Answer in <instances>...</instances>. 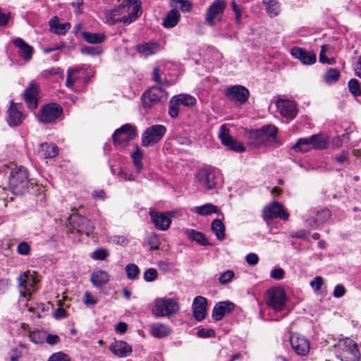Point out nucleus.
<instances>
[{"instance_id":"1","label":"nucleus","mask_w":361,"mask_h":361,"mask_svg":"<svg viewBox=\"0 0 361 361\" xmlns=\"http://www.w3.org/2000/svg\"><path fill=\"white\" fill-rule=\"evenodd\" d=\"M8 182L12 192L18 195L28 193L36 185L35 180L30 178L27 169L23 166L11 169Z\"/></svg>"},{"instance_id":"2","label":"nucleus","mask_w":361,"mask_h":361,"mask_svg":"<svg viewBox=\"0 0 361 361\" xmlns=\"http://www.w3.org/2000/svg\"><path fill=\"white\" fill-rule=\"evenodd\" d=\"M276 134V128L271 125L252 130L248 133L249 143L257 147L268 146L275 142Z\"/></svg>"},{"instance_id":"3","label":"nucleus","mask_w":361,"mask_h":361,"mask_svg":"<svg viewBox=\"0 0 361 361\" xmlns=\"http://www.w3.org/2000/svg\"><path fill=\"white\" fill-rule=\"evenodd\" d=\"M338 357L341 361H359L360 353L357 343L349 338L338 343Z\"/></svg>"},{"instance_id":"4","label":"nucleus","mask_w":361,"mask_h":361,"mask_svg":"<svg viewBox=\"0 0 361 361\" xmlns=\"http://www.w3.org/2000/svg\"><path fill=\"white\" fill-rule=\"evenodd\" d=\"M178 311L179 305L175 298H160L154 300L152 312L158 317H169Z\"/></svg>"},{"instance_id":"5","label":"nucleus","mask_w":361,"mask_h":361,"mask_svg":"<svg viewBox=\"0 0 361 361\" xmlns=\"http://www.w3.org/2000/svg\"><path fill=\"white\" fill-rule=\"evenodd\" d=\"M122 9H126L128 15L123 16L121 20L112 18V23L121 21L126 24L134 22L141 14V3L140 0H125L121 4Z\"/></svg>"},{"instance_id":"6","label":"nucleus","mask_w":361,"mask_h":361,"mask_svg":"<svg viewBox=\"0 0 361 361\" xmlns=\"http://www.w3.org/2000/svg\"><path fill=\"white\" fill-rule=\"evenodd\" d=\"M267 304L276 311L283 310L286 297L283 289L281 287H273L267 290Z\"/></svg>"},{"instance_id":"7","label":"nucleus","mask_w":361,"mask_h":361,"mask_svg":"<svg viewBox=\"0 0 361 361\" xmlns=\"http://www.w3.org/2000/svg\"><path fill=\"white\" fill-rule=\"evenodd\" d=\"M218 171L212 166L199 170L196 174L197 182L206 190H212L216 186V178Z\"/></svg>"},{"instance_id":"8","label":"nucleus","mask_w":361,"mask_h":361,"mask_svg":"<svg viewBox=\"0 0 361 361\" xmlns=\"http://www.w3.org/2000/svg\"><path fill=\"white\" fill-rule=\"evenodd\" d=\"M18 281L21 296L28 300L30 298L31 292L35 290V286L37 283L35 276L30 271H26L18 276Z\"/></svg>"},{"instance_id":"9","label":"nucleus","mask_w":361,"mask_h":361,"mask_svg":"<svg viewBox=\"0 0 361 361\" xmlns=\"http://www.w3.org/2000/svg\"><path fill=\"white\" fill-rule=\"evenodd\" d=\"M166 131V128L162 125H154L147 128L142 135V145L148 147L158 142L164 137Z\"/></svg>"},{"instance_id":"10","label":"nucleus","mask_w":361,"mask_h":361,"mask_svg":"<svg viewBox=\"0 0 361 361\" xmlns=\"http://www.w3.org/2000/svg\"><path fill=\"white\" fill-rule=\"evenodd\" d=\"M135 127L128 123L115 130L113 140L116 145L125 146L129 141L135 139Z\"/></svg>"},{"instance_id":"11","label":"nucleus","mask_w":361,"mask_h":361,"mask_svg":"<svg viewBox=\"0 0 361 361\" xmlns=\"http://www.w3.org/2000/svg\"><path fill=\"white\" fill-rule=\"evenodd\" d=\"M264 219L269 222V221L279 218L283 220H288V213L284 209L283 206L276 202H273L263 209Z\"/></svg>"},{"instance_id":"12","label":"nucleus","mask_w":361,"mask_h":361,"mask_svg":"<svg viewBox=\"0 0 361 361\" xmlns=\"http://www.w3.org/2000/svg\"><path fill=\"white\" fill-rule=\"evenodd\" d=\"M60 105L51 103L43 106L39 113V119L44 123L54 122L62 113Z\"/></svg>"},{"instance_id":"13","label":"nucleus","mask_w":361,"mask_h":361,"mask_svg":"<svg viewBox=\"0 0 361 361\" xmlns=\"http://www.w3.org/2000/svg\"><path fill=\"white\" fill-rule=\"evenodd\" d=\"M68 221L71 227L79 233H85L88 236L94 231L93 224L84 216L72 214L68 218Z\"/></svg>"},{"instance_id":"14","label":"nucleus","mask_w":361,"mask_h":361,"mask_svg":"<svg viewBox=\"0 0 361 361\" xmlns=\"http://www.w3.org/2000/svg\"><path fill=\"white\" fill-rule=\"evenodd\" d=\"M167 98V92L161 87H152L142 95V104L145 108H150L159 103L163 98Z\"/></svg>"},{"instance_id":"15","label":"nucleus","mask_w":361,"mask_h":361,"mask_svg":"<svg viewBox=\"0 0 361 361\" xmlns=\"http://www.w3.org/2000/svg\"><path fill=\"white\" fill-rule=\"evenodd\" d=\"M219 137L221 143L228 147L230 149L237 152H243L245 150L243 145L234 139L229 133L228 129L225 126H221L219 132Z\"/></svg>"},{"instance_id":"16","label":"nucleus","mask_w":361,"mask_h":361,"mask_svg":"<svg viewBox=\"0 0 361 361\" xmlns=\"http://www.w3.org/2000/svg\"><path fill=\"white\" fill-rule=\"evenodd\" d=\"M23 106L18 103L11 102L7 110L6 121L9 126L16 127L20 125L24 118L25 115L23 112Z\"/></svg>"},{"instance_id":"17","label":"nucleus","mask_w":361,"mask_h":361,"mask_svg":"<svg viewBox=\"0 0 361 361\" xmlns=\"http://www.w3.org/2000/svg\"><path fill=\"white\" fill-rule=\"evenodd\" d=\"M289 340L292 349L297 355L305 356L309 353L310 343L305 336L294 333L290 335Z\"/></svg>"},{"instance_id":"18","label":"nucleus","mask_w":361,"mask_h":361,"mask_svg":"<svg viewBox=\"0 0 361 361\" xmlns=\"http://www.w3.org/2000/svg\"><path fill=\"white\" fill-rule=\"evenodd\" d=\"M226 96L230 101L236 102L239 104H244L248 99L249 91L241 85L228 87L225 92Z\"/></svg>"},{"instance_id":"19","label":"nucleus","mask_w":361,"mask_h":361,"mask_svg":"<svg viewBox=\"0 0 361 361\" xmlns=\"http://www.w3.org/2000/svg\"><path fill=\"white\" fill-rule=\"evenodd\" d=\"M226 8V3L224 1L217 0L209 6L207 11L205 20L211 25H215V19H220L221 14Z\"/></svg>"},{"instance_id":"20","label":"nucleus","mask_w":361,"mask_h":361,"mask_svg":"<svg viewBox=\"0 0 361 361\" xmlns=\"http://www.w3.org/2000/svg\"><path fill=\"white\" fill-rule=\"evenodd\" d=\"M152 223L160 231H166L171 224L170 214L169 212H159L154 210L149 212Z\"/></svg>"},{"instance_id":"21","label":"nucleus","mask_w":361,"mask_h":361,"mask_svg":"<svg viewBox=\"0 0 361 361\" xmlns=\"http://www.w3.org/2000/svg\"><path fill=\"white\" fill-rule=\"evenodd\" d=\"M38 93L39 87L34 82H31L24 92L25 102L31 110L35 109L37 106Z\"/></svg>"},{"instance_id":"22","label":"nucleus","mask_w":361,"mask_h":361,"mask_svg":"<svg viewBox=\"0 0 361 361\" xmlns=\"http://www.w3.org/2000/svg\"><path fill=\"white\" fill-rule=\"evenodd\" d=\"M235 305L229 301L219 302L215 305L212 310V318L215 321L221 320L224 316L230 314L234 310Z\"/></svg>"},{"instance_id":"23","label":"nucleus","mask_w":361,"mask_h":361,"mask_svg":"<svg viewBox=\"0 0 361 361\" xmlns=\"http://www.w3.org/2000/svg\"><path fill=\"white\" fill-rule=\"evenodd\" d=\"M276 106L281 115L286 118L293 119L297 114L296 105L293 102L284 99H279Z\"/></svg>"},{"instance_id":"24","label":"nucleus","mask_w":361,"mask_h":361,"mask_svg":"<svg viewBox=\"0 0 361 361\" xmlns=\"http://www.w3.org/2000/svg\"><path fill=\"white\" fill-rule=\"evenodd\" d=\"M207 299L202 296H197L192 302V314L196 320L202 321L207 314Z\"/></svg>"},{"instance_id":"25","label":"nucleus","mask_w":361,"mask_h":361,"mask_svg":"<svg viewBox=\"0 0 361 361\" xmlns=\"http://www.w3.org/2000/svg\"><path fill=\"white\" fill-rule=\"evenodd\" d=\"M291 55L299 59L305 65H312L316 61V54L312 51H307L300 47H294L290 51Z\"/></svg>"},{"instance_id":"26","label":"nucleus","mask_w":361,"mask_h":361,"mask_svg":"<svg viewBox=\"0 0 361 361\" xmlns=\"http://www.w3.org/2000/svg\"><path fill=\"white\" fill-rule=\"evenodd\" d=\"M36 153L40 158L50 159L59 154V148L54 143H41L37 148Z\"/></svg>"},{"instance_id":"27","label":"nucleus","mask_w":361,"mask_h":361,"mask_svg":"<svg viewBox=\"0 0 361 361\" xmlns=\"http://www.w3.org/2000/svg\"><path fill=\"white\" fill-rule=\"evenodd\" d=\"M109 349L112 353L119 357H128L132 352L131 346L123 341H115L111 344Z\"/></svg>"},{"instance_id":"28","label":"nucleus","mask_w":361,"mask_h":361,"mask_svg":"<svg viewBox=\"0 0 361 361\" xmlns=\"http://www.w3.org/2000/svg\"><path fill=\"white\" fill-rule=\"evenodd\" d=\"M13 44L18 48V54L25 61H28L32 59L33 48L27 44L23 39L17 38L13 41Z\"/></svg>"},{"instance_id":"29","label":"nucleus","mask_w":361,"mask_h":361,"mask_svg":"<svg viewBox=\"0 0 361 361\" xmlns=\"http://www.w3.org/2000/svg\"><path fill=\"white\" fill-rule=\"evenodd\" d=\"M190 211L194 214H197L202 216H209L212 214H219V208L216 205H214L211 203H207L201 206L194 207L190 209Z\"/></svg>"},{"instance_id":"30","label":"nucleus","mask_w":361,"mask_h":361,"mask_svg":"<svg viewBox=\"0 0 361 361\" xmlns=\"http://www.w3.org/2000/svg\"><path fill=\"white\" fill-rule=\"evenodd\" d=\"M151 334L155 338H164L169 336L171 330L170 327L161 323L153 324L150 327Z\"/></svg>"},{"instance_id":"31","label":"nucleus","mask_w":361,"mask_h":361,"mask_svg":"<svg viewBox=\"0 0 361 361\" xmlns=\"http://www.w3.org/2000/svg\"><path fill=\"white\" fill-rule=\"evenodd\" d=\"M110 279L108 273L104 270L94 271L91 275V281L96 287H101L106 284Z\"/></svg>"},{"instance_id":"32","label":"nucleus","mask_w":361,"mask_h":361,"mask_svg":"<svg viewBox=\"0 0 361 361\" xmlns=\"http://www.w3.org/2000/svg\"><path fill=\"white\" fill-rule=\"evenodd\" d=\"M136 50L144 56H148L159 51V44L156 42L144 43L137 45Z\"/></svg>"},{"instance_id":"33","label":"nucleus","mask_w":361,"mask_h":361,"mask_svg":"<svg viewBox=\"0 0 361 361\" xmlns=\"http://www.w3.org/2000/svg\"><path fill=\"white\" fill-rule=\"evenodd\" d=\"M49 25L51 29L58 35H64L71 27V25L68 23H60L56 16L50 19Z\"/></svg>"},{"instance_id":"34","label":"nucleus","mask_w":361,"mask_h":361,"mask_svg":"<svg viewBox=\"0 0 361 361\" xmlns=\"http://www.w3.org/2000/svg\"><path fill=\"white\" fill-rule=\"evenodd\" d=\"M180 18V13L176 9H172L167 13L166 18L163 20V25L166 28L175 27Z\"/></svg>"},{"instance_id":"35","label":"nucleus","mask_w":361,"mask_h":361,"mask_svg":"<svg viewBox=\"0 0 361 361\" xmlns=\"http://www.w3.org/2000/svg\"><path fill=\"white\" fill-rule=\"evenodd\" d=\"M80 73L85 74V71L82 68H76L74 69H69L67 72V78L66 85L68 87H71L75 82L78 81L80 78Z\"/></svg>"},{"instance_id":"36","label":"nucleus","mask_w":361,"mask_h":361,"mask_svg":"<svg viewBox=\"0 0 361 361\" xmlns=\"http://www.w3.org/2000/svg\"><path fill=\"white\" fill-rule=\"evenodd\" d=\"M212 231L219 240L225 238V226L220 219H214L211 224Z\"/></svg>"},{"instance_id":"37","label":"nucleus","mask_w":361,"mask_h":361,"mask_svg":"<svg viewBox=\"0 0 361 361\" xmlns=\"http://www.w3.org/2000/svg\"><path fill=\"white\" fill-rule=\"evenodd\" d=\"M185 233L188 238L196 241L197 243L202 245H207L209 244L208 240L204 235L200 231H195L194 229H186Z\"/></svg>"},{"instance_id":"38","label":"nucleus","mask_w":361,"mask_h":361,"mask_svg":"<svg viewBox=\"0 0 361 361\" xmlns=\"http://www.w3.org/2000/svg\"><path fill=\"white\" fill-rule=\"evenodd\" d=\"M310 140L312 149H325L329 144L328 138L321 135H313L310 136Z\"/></svg>"},{"instance_id":"39","label":"nucleus","mask_w":361,"mask_h":361,"mask_svg":"<svg viewBox=\"0 0 361 361\" xmlns=\"http://www.w3.org/2000/svg\"><path fill=\"white\" fill-rule=\"evenodd\" d=\"M262 3L270 17H275L280 12V6L277 0H263Z\"/></svg>"},{"instance_id":"40","label":"nucleus","mask_w":361,"mask_h":361,"mask_svg":"<svg viewBox=\"0 0 361 361\" xmlns=\"http://www.w3.org/2000/svg\"><path fill=\"white\" fill-rule=\"evenodd\" d=\"M83 39L88 43L97 44L101 43L105 39V35L104 33H93L89 32H82Z\"/></svg>"},{"instance_id":"41","label":"nucleus","mask_w":361,"mask_h":361,"mask_svg":"<svg viewBox=\"0 0 361 361\" xmlns=\"http://www.w3.org/2000/svg\"><path fill=\"white\" fill-rule=\"evenodd\" d=\"M173 98L179 105L192 106L196 104V99L190 94H181L178 96H174Z\"/></svg>"},{"instance_id":"42","label":"nucleus","mask_w":361,"mask_h":361,"mask_svg":"<svg viewBox=\"0 0 361 361\" xmlns=\"http://www.w3.org/2000/svg\"><path fill=\"white\" fill-rule=\"evenodd\" d=\"M296 151L307 152L312 149V143L310 137L306 138H300L293 147Z\"/></svg>"},{"instance_id":"43","label":"nucleus","mask_w":361,"mask_h":361,"mask_svg":"<svg viewBox=\"0 0 361 361\" xmlns=\"http://www.w3.org/2000/svg\"><path fill=\"white\" fill-rule=\"evenodd\" d=\"M46 332L45 331H34L29 334L30 340L36 344H42L45 343L46 340Z\"/></svg>"},{"instance_id":"44","label":"nucleus","mask_w":361,"mask_h":361,"mask_svg":"<svg viewBox=\"0 0 361 361\" xmlns=\"http://www.w3.org/2000/svg\"><path fill=\"white\" fill-rule=\"evenodd\" d=\"M127 276L130 280H135L140 274L139 267L135 264H128L125 268Z\"/></svg>"},{"instance_id":"45","label":"nucleus","mask_w":361,"mask_h":361,"mask_svg":"<svg viewBox=\"0 0 361 361\" xmlns=\"http://www.w3.org/2000/svg\"><path fill=\"white\" fill-rule=\"evenodd\" d=\"M132 158L136 167L137 171L140 172L142 167V164L141 161L142 158V152L138 147H136L135 151L132 154Z\"/></svg>"},{"instance_id":"46","label":"nucleus","mask_w":361,"mask_h":361,"mask_svg":"<svg viewBox=\"0 0 361 361\" xmlns=\"http://www.w3.org/2000/svg\"><path fill=\"white\" fill-rule=\"evenodd\" d=\"M340 77V73L336 69L331 68L324 75V80L327 83L336 82Z\"/></svg>"},{"instance_id":"47","label":"nucleus","mask_w":361,"mask_h":361,"mask_svg":"<svg viewBox=\"0 0 361 361\" xmlns=\"http://www.w3.org/2000/svg\"><path fill=\"white\" fill-rule=\"evenodd\" d=\"M348 88L350 92L354 96H360L361 95V87L360 85V82L356 79H351L348 82Z\"/></svg>"},{"instance_id":"48","label":"nucleus","mask_w":361,"mask_h":361,"mask_svg":"<svg viewBox=\"0 0 361 361\" xmlns=\"http://www.w3.org/2000/svg\"><path fill=\"white\" fill-rule=\"evenodd\" d=\"M81 53L86 55H99L102 53V49L100 47H92V46H86L81 48Z\"/></svg>"},{"instance_id":"49","label":"nucleus","mask_w":361,"mask_h":361,"mask_svg":"<svg viewBox=\"0 0 361 361\" xmlns=\"http://www.w3.org/2000/svg\"><path fill=\"white\" fill-rule=\"evenodd\" d=\"M109 255L107 250L99 248L94 250L92 254V258L95 260H104Z\"/></svg>"},{"instance_id":"50","label":"nucleus","mask_w":361,"mask_h":361,"mask_svg":"<svg viewBox=\"0 0 361 361\" xmlns=\"http://www.w3.org/2000/svg\"><path fill=\"white\" fill-rule=\"evenodd\" d=\"M47 361H71V359L68 355L60 351L52 354Z\"/></svg>"},{"instance_id":"51","label":"nucleus","mask_w":361,"mask_h":361,"mask_svg":"<svg viewBox=\"0 0 361 361\" xmlns=\"http://www.w3.org/2000/svg\"><path fill=\"white\" fill-rule=\"evenodd\" d=\"M148 245L150 246V249L155 250L159 248L160 241L158 235L156 233L151 234L148 238Z\"/></svg>"},{"instance_id":"52","label":"nucleus","mask_w":361,"mask_h":361,"mask_svg":"<svg viewBox=\"0 0 361 361\" xmlns=\"http://www.w3.org/2000/svg\"><path fill=\"white\" fill-rule=\"evenodd\" d=\"M83 303L87 307L94 306L97 303V299L89 291H86L83 296Z\"/></svg>"},{"instance_id":"53","label":"nucleus","mask_w":361,"mask_h":361,"mask_svg":"<svg viewBox=\"0 0 361 361\" xmlns=\"http://www.w3.org/2000/svg\"><path fill=\"white\" fill-rule=\"evenodd\" d=\"M178 112H179V104L176 101V99L173 97L170 102L169 114L171 117L175 118V117L178 116Z\"/></svg>"},{"instance_id":"54","label":"nucleus","mask_w":361,"mask_h":361,"mask_svg":"<svg viewBox=\"0 0 361 361\" xmlns=\"http://www.w3.org/2000/svg\"><path fill=\"white\" fill-rule=\"evenodd\" d=\"M158 276L157 271L155 269L150 268L145 271L144 273V279L147 282L154 281Z\"/></svg>"},{"instance_id":"55","label":"nucleus","mask_w":361,"mask_h":361,"mask_svg":"<svg viewBox=\"0 0 361 361\" xmlns=\"http://www.w3.org/2000/svg\"><path fill=\"white\" fill-rule=\"evenodd\" d=\"M233 276L234 272L231 270H227L220 275L219 280L221 284H226L231 281Z\"/></svg>"},{"instance_id":"56","label":"nucleus","mask_w":361,"mask_h":361,"mask_svg":"<svg viewBox=\"0 0 361 361\" xmlns=\"http://www.w3.org/2000/svg\"><path fill=\"white\" fill-rule=\"evenodd\" d=\"M215 334V331L212 329H201L198 330L197 335L200 338H209L213 337Z\"/></svg>"},{"instance_id":"57","label":"nucleus","mask_w":361,"mask_h":361,"mask_svg":"<svg viewBox=\"0 0 361 361\" xmlns=\"http://www.w3.org/2000/svg\"><path fill=\"white\" fill-rule=\"evenodd\" d=\"M30 250L29 244L26 242H22L18 244L17 247V252L20 255H28Z\"/></svg>"},{"instance_id":"58","label":"nucleus","mask_w":361,"mask_h":361,"mask_svg":"<svg viewBox=\"0 0 361 361\" xmlns=\"http://www.w3.org/2000/svg\"><path fill=\"white\" fill-rule=\"evenodd\" d=\"M45 338H46L45 343H47L48 344H49L51 345H56L58 343H59V341H60V338L59 336H57L56 334H49L47 331L46 332Z\"/></svg>"},{"instance_id":"59","label":"nucleus","mask_w":361,"mask_h":361,"mask_svg":"<svg viewBox=\"0 0 361 361\" xmlns=\"http://www.w3.org/2000/svg\"><path fill=\"white\" fill-rule=\"evenodd\" d=\"M323 282V278L317 276L310 282V286L314 290L317 291L321 289Z\"/></svg>"},{"instance_id":"60","label":"nucleus","mask_w":361,"mask_h":361,"mask_svg":"<svg viewBox=\"0 0 361 361\" xmlns=\"http://www.w3.org/2000/svg\"><path fill=\"white\" fill-rule=\"evenodd\" d=\"M327 49H328L327 45H324L322 47L321 51L319 54V61L322 63L331 64V61L330 59H329L326 56Z\"/></svg>"},{"instance_id":"61","label":"nucleus","mask_w":361,"mask_h":361,"mask_svg":"<svg viewBox=\"0 0 361 361\" xmlns=\"http://www.w3.org/2000/svg\"><path fill=\"white\" fill-rule=\"evenodd\" d=\"M345 288L343 285L338 284L334 288L333 295L337 298H341L345 294Z\"/></svg>"},{"instance_id":"62","label":"nucleus","mask_w":361,"mask_h":361,"mask_svg":"<svg viewBox=\"0 0 361 361\" xmlns=\"http://www.w3.org/2000/svg\"><path fill=\"white\" fill-rule=\"evenodd\" d=\"M111 241L117 245L125 246L128 244V240L122 235H114L111 238Z\"/></svg>"},{"instance_id":"63","label":"nucleus","mask_w":361,"mask_h":361,"mask_svg":"<svg viewBox=\"0 0 361 361\" xmlns=\"http://www.w3.org/2000/svg\"><path fill=\"white\" fill-rule=\"evenodd\" d=\"M270 276L274 279H282L284 276V271L281 268L274 269L271 271Z\"/></svg>"},{"instance_id":"64","label":"nucleus","mask_w":361,"mask_h":361,"mask_svg":"<svg viewBox=\"0 0 361 361\" xmlns=\"http://www.w3.org/2000/svg\"><path fill=\"white\" fill-rule=\"evenodd\" d=\"M348 158V153L347 152H342L340 154L336 155L334 157V161L340 164H344Z\"/></svg>"}]
</instances>
